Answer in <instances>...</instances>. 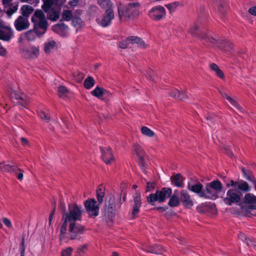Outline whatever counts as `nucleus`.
<instances>
[{"label": "nucleus", "instance_id": "f257e3e1", "mask_svg": "<svg viewBox=\"0 0 256 256\" xmlns=\"http://www.w3.org/2000/svg\"><path fill=\"white\" fill-rule=\"evenodd\" d=\"M44 4L42 8L44 12L48 13V18L56 21L59 18L60 12L62 4V0H42Z\"/></svg>", "mask_w": 256, "mask_h": 256}, {"label": "nucleus", "instance_id": "f03ea898", "mask_svg": "<svg viewBox=\"0 0 256 256\" xmlns=\"http://www.w3.org/2000/svg\"><path fill=\"white\" fill-rule=\"evenodd\" d=\"M125 201V197H123L122 200L120 197L119 202H118L115 197L113 196H110L105 201L104 215L110 221L114 218L116 211L120 208L122 204Z\"/></svg>", "mask_w": 256, "mask_h": 256}, {"label": "nucleus", "instance_id": "7ed1b4c3", "mask_svg": "<svg viewBox=\"0 0 256 256\" xmlns=\"http://www.w3.org/2000/svg\"><path fill=\"white\" fill-rule=\"evenodd\" d=\"M140 4L138 2L130 3L126 6H120L118 7V11L120 20L130 18L132 16L138 14Z\"/></svg>", "mask_w": 256, "mask_h": 256}, {"label": "nucleus", "instance_id": "20e7f679", "mask_svg": "<svg viewBox=\"0 0 256 256\" xmlns=\"http://www.w3.org/2000/svg\"><path fill=\"white\" fill-rule=\"evenodd\" d=\"M68 210L67 212L62 214V220H66L70 222H76V221L82 220V207L78 206L76 203L68 204Z\"/></svg>", "mask_w": 256, "mask_h": 256}, {"label": "nucleus", "instance_id": "39448f33", "mask_svg": "<svg viewBox=\"0 0 256 256\" xmlns=\"http://www.w3.org/2000/svg\"><path fill=\"white\" fill-rule=\"evenodd\" d=\"M172 193V189L164 188L161 190H157L154 194H151L147 197V202L154 205V202L158 201L162 202L170 196Z\"/></svg>", "mask_w": 256, "mask_h": 256}, {"label": "nucleus", "instance_id": "423d86ee", "mask_svg": "<svg viewBox=\"0 0 256 256\" xmlns=\"http://www.w3.org/2000/svg\"><path fill=\"white\" fill-rule=\"evenodd\" d=\"M85 231V227L77 222H70L68 227V238L70 240L79 239Z\"/></svg>", "mask_w": 256, "mask_h": 256}, {"label": "nucleus", "instance_id": "0eeeda50", "mask_svg": "<svg viewBox=\"0 0 256 256\" xmlns=\"http://www.w3.org/2000/svg\"><path fill=\"white\" fill-rule=\"evenodd\" d=\"M222 189V184L219 180H214L208 184L206 187V196H210L206 198L211 199L216 198L218 192H220Z\"/></svg>", "mask_w": 256, "mask_h": 256}, {"label": "nucleus", "instance_id": "6e6552de", "mask_svg": "<svg viewBox=\"0 0 256 256\" xmlns=\"http://www.w3.org/2000/svg\"><path fill=\"white\" fill-rule=\"evenodd\" d=\"M242 196V194L240 191L234 188L228 190L224 201L227 205L231 206L233 204L240 202Z\"/></svg>", "mask_w": 256, "mask_h": 256}, {"label": "nucleus", "instance_id": "1a4fd4ad", "mask_svg": "<svg viewBox=\"0 0 256 256\" xmlns=\"http://www.w3.org/2000/svg\"><path fill=\"white\" fill-rule=\"evenodd\" d=\"M20 52L22 57L29 60L36 58L40 54V48L34 45L21 48Z\"/></svg>", "mask_w": 256, "mask_h": 256}, {"label": "nucleus", "instance_id": "9d476101", "mask_svg": "<svg viewBox=\"0 0 256 256\" xmlns=\"http://www.w3.org/2000/svg\"><path fill=\"white\" fill-rule=\"evenodd\" d=\"M85 209L90 216L96 217L98 214L100 205L94 198H88L84 202Z\"/></svg>", "mask_w": 256, "mask_h": 256}, {"label": "nucleus", "instance_id": "9b49d317", "mask_svg": "<svg viewBox=\"0 0 256 256\" xmlns=\"http://www.w3.org/2000/svg\"><path fill=\"white\" fill-rule=\"evenodd\" d=\"M31 20L34 24V30L36 36H40L44 34L48 26L46 19L35 20L34 18H32Z\"/></svg>", "mask_w": 256, "mask_h": 256}, {"label": "nucleus", "instance_id": "f8f14e48", "mask_svg": "<svg viewBox=\"0 0 256 256\" xmlns=\"http://www.w3.org/2000/svg\"><path fill=\"white\" fill-rule=\"evenodd\" d=\"M114 18V13L113 10H105L102 19L98 18L96 21L98 24L103 28H106L112 24V21Z\"/></svg>", "mask_w": 256, "mask_h": 256}, {"label": "nucleus", "instance_id": "ddd939ff", "mask_svg": "<svg viewBox=\"0 0 256 256\" xmlns=\"http://www.w3.org/2000/svg\"><path fill=\"white\" fill-rule=\"evenodd\" d=\"M227 188H230V186L238 189V191L242 192H247L250 190V186L244 180L234 181L230 180L229 182L226 184Z\"/></svg>", "mask_w": 256, "mask_h": 256}, {"label": "nucleus", "instance_id": "4468645a", "mask_svg": "<svg viewBox=\"0 0 256 256\" xmlns=\"http://www.w3.org/2000/svg\"><path fill=\"white\" fill-rule=\"evenodd\" d=\"M150 17L154 20H159L164 18L166 12L165 8L160 6L152 8L148 13Z\"/></svg>", "mask_w": 256, "mask_h": 256}, {"label": "nucleus", "instance_id": "2eb2a0df", "mask_svg": "<svg viewBox=\"0 0 256 256\" xmlns=\"http://www.w3.org/2000/svg\"><path fill=\"white\" fill-rule=\"evenodd\" d=\"M133 150L134 152L136 155L137 160L139 165L142 169H144L146 165L145 159L146 157L145 152L142 147L137 144H134Z\"/></svg>", "mask_w": 256, "mask_h": 256}, {"label": "nucleus", "instance_id": "dca6fc26", "mask_svg": "<svg viewBox=\"0 0 256 256\" xmlns=\"http://www.w3.org/2000/svg\"><path fill=\"white\" fill-rule=\"evenodd\" d=\"M141 201L140 192L136 191L134 196V205L131 212L132 219H135L138 217V214L140 211V208L142 206Z\"/></svg>", "mask_w": 256, "mask_h": 256}, {"label": "nucleus", "instance_id": "f3484780", "mask_svg": "<svg viewBox=\"0 0 256 256\" xmlns=\"http://www.w3.org/2000/svg\"><path fill=\"white\" fill-rule=\"evenodd\" d=\"M14 26L17 31L20 32L28 28L30 23L28 18L20 16L14 20Z\"/></svg>", "mask_w": 256, "mask_h": 256}, {"label": "nucleus", "instance_id": "a211bd4d", "mask_svg": "<svg viewBox=\"0 0 256 256\" xmlns=\"http://www.w3.org/2000/svg\"><path fill=\"white\" fill-rule=\"evenodd\" d=\"M100 148L102 152V159L106 164H109L114 160V157L110 148L100 147Z\"/></svg>", "mask_w": 256, "mask_h": 256}, {"label": "nucleus", "instance_id": "6ab92c4d", "mask_svg": "<svg viewBox=\"0 0 256 256\" xmlns=\"http://www.w3.org/2000/svg\"><path fill=\"white\" fill-rule=\"evenodd\" d=\"M12 36L13 32L12 30L0 22V40L5 42H9Z\"/></svg>", "mask_w": 256, "mask_h": 256}, {"label": "nucleus", "instance_id": "aec40b11", "mask_svg": "<svg viewBox=\"0 0 256 256\" xmlns=\"http://www.w3.org/2000/svg\"><path fill=\"white\" fill-rule=\"evenodd\" d=\"M189 32L194 38H198L200 39L204 38L203 36L204 32L201 30L200 24L199 22H194L189 29Z\"/></svg>", "mask_w": 256, "mask_h": 256}, {"label": "nucleus", "instance_id": "412c9836", "mask_svg": "<svg viewBox=\"0 0 256 256\" xmlns=\"http://www.w3.org/2000/svg\"><path fill=\"white\" fill-rule=\"evenodd\" d=\"M188 188L189 190L192 191L196 193L199 194L200 196L206 198V197H210V196H206V189L202 191L203 188V186L200 182H198L194 184H188Z\"/></svg>", "mask_w": 256, "mask_h": 256}, {"label": "nucleus", "instance_id": "4be33fe9", "mask_svg": "<svg viewBox=\"0 0 256 256\" xmlns=\"http://www.w3.org/2000/svg\"><path fill=\"white\" fill-rule=\"evenodd\" d=\"M180 200L184 206L186 208H190L193 206V202L188 192L184 190L180 192Z\"/></svg>", "mask_w": 256, "mask_h": 256}, {"label": "nucleus", "instance_id": "5701e85b", "mask_svg": "<svg viewBox=\"0 0 256 256\" xmlns=\"http://www.w3.org/2000/svg\"><path fill=\"white\" fill-rule=\"evenodd\" d=\"M144 250L150 253L159 254L164 251L162 246L155 244L154 246H144L142 248Z\"/></svg>", "mask_w": 256, "mask_h": 256}, {"label": "nucleus", "instance_id": "b1692460", "mask_svg": "<svg viewBox=\"0 0 256 256\" xmlns=\"http://www.w3.org/2000/svg\"><path fill=\"white\" fill-rule=\"evenodd\" d=\"M98 5L102 9L107 10H113L114 4L111 0H96Z\"/></svg>", "mask_w": 256, "mask_h": 256}, {"label": "nucleus", "instance_id": "393cba45", "mask_svg": "<svg viewBox=\"0 0 256 256\" xmlns=\"http://www.w3.org/2000/svg\"><path fill=\"white\" fill-rule=\"evenodd\" d=\"M218 47L226 52H232L234 50L232 44L226 40H222L221 42L220 43Z\"/></svg>", "mask_w": 256, "mask_h": 256}, {"label": "nucleus", "instance_id": "a878e982", "mask_svg": "<svg viewBox=\"0 0 256 256\" xmlns=\"http://www.w3.org/2000/svg\"><path fill=\"white\" fill-rule=\"evenodd\" d=\"M128 40L130 44H136L138 46L141 48H146V45L144 41L140 38L135 36H131L128 37Z\"/></svg>", "mask_w": 256, "mask_h": 256}, {"label": "nucleus", "instance_id": "bb28decb", "mask_svg": "<svg viewBox=\"0 0 256 256\" xmlns=\"http://www.w3.org/2000/svg\"><path fill=\"white\" fill-rule=\"evenodd\" d=\"M20 11L22 14L20 16L28 19L30 14L34 11V8L30 5H24L21 7Z\"/></svg>", "mask_w": 256, "mask_h": 256}, {"label": "nucleus", "instance_id": "cd10ccee", "mask_svg": "<svg viewBox=\"0 0 256 256\" xmlns=\"http://www.w3.org/2000/svg\"><path fill=\"white\" fill-rule=\"evenodd\" d=\"M238 238L240 240L245 242L248 246L252 247L254 250H256V242L254 241L249 239L244 234L242 233L239 234L238 235Z\"/></svg>", "mask_w": 256, "mask_h": 256}, {"label": "nucleus", "instance_id": "c85d7f7f", "mask_svg": "<svg viewBox=\"0 0 256 256\" xmlns=\"http://www.w3.org/2000/svg\"><path fill=\"white\" fill-rule=\"evenodd\" d=\"M181 174L180 173L177 174L175 176L171 177V180L172 183L176 186L182 187L184 186L183 178Z\"/></svg>", "mask_w": 256, "mask_h": 256}, {"label": "nucleus", "instance_id": "c756f323", "mask_svg": "<svg viewBox=\"0 0 256 256\" xmlns=\"http://www.w3.org/2000/svg\"><path fill=\"white\" fill-rule=\"evenodd\" d=\"M105 188L102 186L100 185L98 186V188L96 189V198L98 200V203L99 204H102L104 200V198L105 194Z\"/></svg>", "mask_w": 256, "mask_h": 256}, {"label": "nucleus", "instance_id": "7c9ffc66", "mask_svg": "<svg viewBox=\"0 0 256 256\" xmlns=\"http://www.w3.org/2000/svg\"><path fill=\"white\" fill-rule=\"evenodd\" d=\"M63 223L60 226V233L59 234V240L61 242L66 238V230H67V224H69L68 222H66V220H62Z\"/></svg>", "mask_w": 256, "mask_h": 256}, {"label": "nucleus", "instance_id": "2f4dec72", "mask_svg": "<svg viewBox=\"0 0 256 256\" xmlns=\"http://www.w3.org/2000/svg\"><path fill=\"white\" fill-rule=\"evenodd\" d=\"M106 94H109L108 92L106 90L98 86L96 87L91 92V94L98 98H100Z\"/></svg>", "mask_w": 256, "mask_h": 256}, {"label": "nucleus", "instance_id": "473e14b6", "mask_svg": "<svg viewBox=\"0 0 256 256\" xmlns=\"http://www.w3.org/2000/svg\"><path fill=\"white\" fill-rule=\"evenodd\" d=\"M210 68L215 72L216 74L219 78L224 80L225 78V76L223 72L220 68L219 66L214 63H212L210 64Z\"/></svg>", "mask_w": 256, "mask_h": 256}, {"label": "nucleus", "instance_id": "72a5a7b5", "mask_svg": "<svg viewBox=\"0 0 256 256\" xmlns=\"http://www.w3.org/2000/svg\"><path fill=\"white\" fill-rule=\"evenodd\" d=\"M56 47V42L52 40L46 42L44 44V50L46 53L49 54Z\"/></svg>", "mask_w": 256, "mask_h": 256}, {"label": "nucleus", "instance_id": "f704fd0d", "mask_svg": "<svg viewBox=\"0 0 256 256\" xmlns=\"http://www.w3.org/2000/svg\"><path fill=\"white\" fill-rule=\"evenodd\" d=\"M244 202L248 204H256V196L252 194L248 193L244 196Z\"/></svg>", "mask_w": 256, "mask_h": 256}, {"label": "nucleus", "instance_id": "c9c22d12", "mask_svg": "<svg viewBox=\"0 0 256 256\" xmlns=\"http://www.w3.org/2000/svg\"><path fill=\"white\" fill-rule=\"evenodd\" d=\"M242 171L246 179L250 182H254V177L250 170L242 168Z\"/></svg>", "mask_w": 256, "mask_h": 256}, {"label": "nucleus", "instance_id": "e433bc0d", "mask_svg": "<svg viewBox=\"0 0 256 256\" xmlns=\"http://www.w3.org/2000/svg\"><path fill=\"white\" fill-rule=\"evenodd\" d=\"M180 200L176 195H172L170 198L168 204L171 207H176L180 205Z\"/></svg>", "mask_w": 256, "mask_h": 256}, {"label": "nucleus", "instance_id": "4c0bfd02", "mask_svg": "<svg viewBox=\"0 0 256 256\" xmlns=\"http://www.w3.org/2000/svg\"><path fill=\"white\" fill-rule=\"evenodd\" d=\"M13 94L16 100H20L22 101V102H18L21 105L25 106L28 105L29 103V100L26 98V96L24 94H22L21 95H19L16 94L15 92H14Z\"/></svg>", "mask_w": 256, "mask_h": 256}, {"label": "nucleus", "instance_id": "58836bf2", "mask_svg": "<svg viewBox=\"0 0 256 256\" xmlns=\"http://www.w3.org/2000/svg\"><path fill=\"white\" fill-rule=\"evenodd\" d=\"M140 131L142 134L148 137H153L155 135L154 132L152 130L146 126H142Z\"/></svg>", "mask_w": 256, "mask_h": 256}, {"label": "nucleus", "instance_id": "ea45409f", "mask_svg": "<svg viewBox=\"0 0 256 256\" xmlns=\"http://www.w3.org/2000/svg\"><path fill=\"white\" fill-rule=\"evenodd\" d=\"M203 36L204 37V38H201L202 40H204L206 42H210L218 47L220 45V43L221 42L222 40H218L215 39L212 37H210L208 36L206 34L204 33Z\"/></svg>", "mask_w": 256, "mask_h": 256}, {"label": "nucleus", "instance_id": "a19ab883", "mask_svg": "<svg viewBox=\"0 0 256 256\" xmlns=\"http://www.w3.org/2000/svg\"><path fill=\"white\" fill-rule=\"evenodd\" d=\"M94 84V80L92 76H88L84 81V86L86 89H90Z\"/></svg>", "mask_w": 256, "mask_h": 256}, {"label": "nucleus", "instance_id": "79ce46f5", "mask_svg": "<svg viewBox=\"0 0 256 256\" xmlns=\"http://www.w3.org/2000/svg\"><path fill=\"white\" fill-rule=\"evenodd\" d=\"M24 35L27 40L32 42L36 39V34L33 29L26 31Z\"/></svg>", "mask_w": 256, "mask_h": 256}, {"label": "nucleus", "instance_id": "37998d69", "mask_svg": "<svg viewBox=\"0 0 256 256\" xmlns=\"http://www.w3.org/2000/svg\"><path fill=\"white\" fill-rule=\"evenodd\" d=\"M17 168L16 166H12L10 164H4L0 162V169L4 172H14Z\"/></svg>", "mask_w": 256, "mask_h": 256}, {"label": "nucleus", "instance_id": "c03bdc74", "mask_svg": "<svg viewBox=\"0 0 256 256\" xmlns=\"http://www.w3.org/2000/svg\"><path fill=\"white\" fill-rule=\"evenodd\" d=\"M32 18H34L35 20L46 19L45 15L44 14V12L40 10H36L35 11L34 14L32 17Z\"/></svg>", "mask_w": 256, "mask_h": 256}, {"label": "nucleus", "instance_id": "a18cd8bd", "mask_svg": "<svg viewBox=\"0 0 256 256\" xmlns=\"http://www.w3.org/2000/svg\"><path fill=\"white\" fill-rule=\"evenodd\" d=\"M68 92V90L64 86H60L58 88V96L60 98H65Z\"/></svg>", "mask_w": 256, "mask_h": 256}, {"label": "nucleus", "instance_id": "49530a36", "mask_svg": "<svg viewBox=\"0 0 256 256\" xmlns=\"http://www.w3.org/2000/svg\"><path fill=\"white\" fill-rule=\"evenodd\" d=\"M72 14L70 10H66L64 11L62 14V18L64 20L66 21H69L72 19Z\"/></svg>", "mask_w": 256, "mask_h": 256}, {"label": "nucleus", "instance_id": "de8ad7c7", "mask_svg": "<svg viewBox=\"0 0 256 256\" xmlns=\"http://www.w3.org/2000/svg\"><path fill=\"white\" fill-rule=\"evenodd\" d=\"M88 250V244H84L80 246L76 249V253L79 256H82V254H85Z\"/></svg>", "mask_w": 256, "mask_h": 256}, {"label": "nucleus", "instance_id": "09e8293b", "mask_svg": "<svg viewBox=\"0 0 256 256\" xmlns=\"http://www.w3.org/2000/svg\"><path fill=\"white\" fill-rule=\"evenodd\" d=\"M39 117L46 122H49L50 120V116L48 114L44 112L40 111L38 112Z\"/></svg>", "mask_w": 256, "mask_h": 256}, {"label": "nucleus", "instance_id": "8fccbe9b", "mask_svg": "<svg viewBox=\"0 0 256 256\" xmlns=\"http://www.w3.org/2000/svg\"><path fill=\"white\" fill-rule=\"evenodd\" d=\"M179 2H174L171 4H166L165 6L166 8L168 9L170 12H174L176 8L178 6Z\"/></svg>", "mask_w": 256, "mask_h": 256}, {"label": "nucleus", "instance_id": "3c124183", "mask_svg": "<svg viewBox=\"0 0 256 256\" xmlns=\"http://www.w3.org/2000/svg\"><path fill=\"white\" fill-rule=\"evenodd\" d=\"M73 248L72 247H68L64 249L61 252V256H72Z\"/></svg>", "mask_w": 256, "mask_h": 256}, {"label": "nucleus", "instance_id": "603ef678", "mask_svg": "<svg viewBox=\"0 0 256 256\" xmlns=\"http://www.w3.org/2000/svg\"><path fill=\"white\" fill-rule=\"evenodd\" d=\"M82 23V20L79 17H74L72 20V24L75 27L80 26Z\"/></svg>", "mask_w": 256, "mask_h": 256}, {"label": "nucleus", "instance_id": "864d4df0", "mask_svg": "<svg viewBox=\"0 0 256 256\" xmlns=\"http://www.w3.org/2000/svg\"><path fill=\"white\" fill-rule=\"evenodd\" d=\"M88 12L91 14H95L99 11L98 8L95 5H92L88 8Z\"/></svg>", "mask_w": 256, "mask_h": 256}, {"label": "nucleus", "instance_id": "5fc2aeb1", "mask_svg": "<svg viewBox=\"0 0 256 256\" xmlns=\"http://www.w3.org/2000/svg\"><path fill=\"white\" fill-rule=\"evenodd\" d=\"M18 10V6H10L6 10V14L8 16H10L12 14H14Z\"/></svg>", "mask_w": 256, "mask_h": 256}, {"label": "nucleus", "instance_id": "6e6d98bb", "mask_svg": "<svg viewBox=\"0 0 256 256\" xmlns=\"http://www.w3.org/2000/svg\"><path fill=\"white\" fill-rule=\"evenodd\" d=\"M130 43L128 40V37L124 40L121 41L119 42V46L121 48L125 49L128 46V44Z\"/></svg>", "mask_w": 256, "mask_h": 256}, {"label": "nucleus", "instance_id": "4d7b16f0", "mask_svg": "<svg viewBox=\"0 0 256 256\" xmlns=\"http://www.w3.org/2000/svg\"><path fill=\"white\" fill-rule=\"evenodd\" d=\"M156 186V183L154 182H148L146 183V190L152 191L153 190Z\"/></svg>", "mask_w": 256, "mask_h": 256}, {"label": "nucleus", "instance_id": "13d9d810", "mask_svg": "<svg viewBox=\"0 0 256 256\" xmlns=\"http://www.w3.org/2000/svg\"><path fill=\"white\" fill-rule=\"evenodd\" d=\"M227 100L233 106H234L235 108H236L238 109V110H240V106L238 105V102L235 100H234V99H232V98H227Z\"/></svg>", "mask_w": 256, "mask_h": 256}, {"label": "nucleus", "instance_id": "bf43d9fd", "mask_svg": "<svg viewBox=\"0 0 256 256\" xmlns=\"http://www.w3.org/2000/svg\"><path fill=\"white\" fill-rule=\"evenodd\" d=\"M180 92L176 89L172 90L170 92V96L175 98H178V94H180Z\"/></svg>", "mask_w": 256, "mask_h": 256}, {"label": "nucleus", "instance_id": "052dcab7", "mask_svg": "<svg viewBox=\"0 0 256 256\" xmlns=\"http://www.w3.org/2000/svg\"><path fill=\"white\" fill-rule=\"evenodd\" d=\"M20 250V256H24L25 246H24V242H21Z\"/></svg>", "mask_w": 256, "mask_h": 256}, {"label": "nucleus", "instance_id": "680f3d73", "mask_svg": "<svg viewBox=\"0 0 256 256\" xmlns=\"http://www.w3.org/2000/svg\"><path fill=\"white\" fill-rule=\"evenodd\" d=\"M188 98V96L184 92H180V94H178V98L180 100H185Z\"/></svg>", "mask_w": 256, "mask_h": 256}, {"label": "nucleus", "instance_id": "e2e57ef3", "mask_svg": "<svg viewBox=\"0 0 256 256\" xmlns=\"http://www.w3.org/2000/svg\"><path fill=\"white\" fill-rule=\"evenodd\" d=\"M3 222L8 228H11L12 227L11 222L9 219L4 218H3Z\"/></svg>", "mask_w": 256, "mask_h": 256}, {"label": "nucleus", "instance_id": "0e129e2a", "mask_svg": "<svg viewBox=\"0 0 256 256\" xmlns=\"http://www.w3.org/2000/svg\"><path fill=\"white\" fill-rule=\"evenodd\" d=\"M17 171L20 172L18 174L17 178L19 180H22L23 178L22 171L21 170V169L18 168V167L17 168H16V170L14 171L16 174Z\"/></svg>", "mask_w": 256, "mask_h": 256}, {"label": "nucleus", "instance_id": "69168bd1", "mask_svg": "<svg viewBox=\"0 0 256 256\" xmlns=\"http://www.w3.org/2000/svg\"><path fill=\"white\" fill-rule=\"evenodd\" d=\"M59 208L62 212L63 214H64L65 212H67L66 211V208L64 204V202H60Z\"/></svg>", "mask_w": 256, "mask_h": 256}, {"label": "nucleus", "instance_id": "338daca9", "mask_svg": "<svg viewBox=\"0 0 256 256\" xmlns=\"http://www.w3.org/2000/svg\"><path fill=\"white\" fill-rule=\"evenodd\" d=\"M248 12L252 15L256 16V6L250 8L248 10Z\"/></svg>", "mask_w": 256, "mask_h": 256}, {"label": "nucleus", "instance_id": "774afa93", "mask_svg": "<svg viewBox=\"0 0 256 256\" xmlns=\"http://www.w3.org/2000/svg\"><path fill=\"white\" fill-rule=\"evenodd\" d=\"M219 12L221 15H224L226 14V8L224 7L222 4H220L218 8Z\"/></svg>", "mask_w": 256, "mask_h": 256}]
</instances>
